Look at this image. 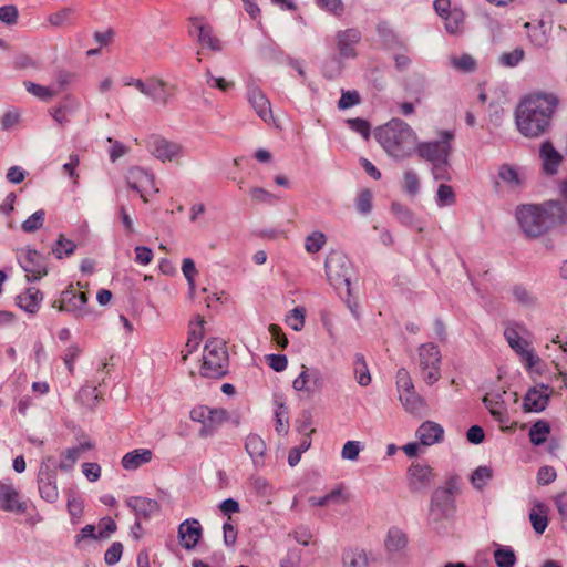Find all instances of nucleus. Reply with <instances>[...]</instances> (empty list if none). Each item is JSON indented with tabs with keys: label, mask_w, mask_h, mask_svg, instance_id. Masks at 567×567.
Wrapping results in <instances>:
<instances>
[{
	"label": "nucleus",
	"mask_w": 567,
	"mask_h": 567,
	"mask_svg": "<svg viewBox=\"0 0 567 567\" xmlns=\"http://www.w3.org/2000/svg\"><path fill=\"white\" fill-rule=\"evenodd\" d=\"M559 104L560 99L554 92L533 91L524 95L514 114L518 132L528 138H536L548 132Z\"/></svg>",
	"instance_id": "1"
},
{
	"label": "nucleus",
	"mask_w": 567,
	"mask_h": 567,
	"mask_svg": "<svg viewBox=\"0 0 567 567\" xmlns=\"http://www.w3.org/2000/svg\"><path fill=\"white\" fill-rule=\"evenodd\" d=\"M516 220L528 238L543 236L555 223L565 217V209L558 202L522 204L515 210Z\"/></svg>",
	"instance_id": "2"
},
{
	"label": "nucleus",
	"mask_w": 567,
	"mask_h": 567,
	"mask_svg": "<svg viewBox=\"0 0 567 567\" xmlns=\"http://www.w3.org/2000/svg\"><path fill=\"white\" fill-rule=\"evenodd\" d=\"M375 138L384 151L396 158H404L415 148L417 136L409 124L393 118L375 131Z\"/></svg>",
	"instance_id": "3"
},
{
	"label": "nucleus",
	"mask_w": 567,
	"mask_h": 567,
	"mask_svg": "<svg viewBox=\"0 0 567 567\" xmlns=\"http://www.w3.org/2000/svg\"><path fill=\"white\" fill-rule=\"evenodd\" d=\"M228 365L226 343L217 338L208 339L199 361V374L203 378L219 379L227 374Z\"/></svg>",
	"instance_id": "4"
},
{
	"label": "nucleus",
	"mask_w": 567,
	"mask_h": 567,
	"mask_svg": "<svg viewBox=\"0 0 567 567\" xmlns=\"http://www.w3.org/2000/svg\"><path fill=\"white\" fill-rule=\"evenodd\" d=\"M442 354L433 342H426L417 348L413 365L421 379L429 385L441 378Z\"/></svg>",
	"instance_id": "5"
},
{
	"label": "nucleus",
	"mask_w": 567,
	"mask_h": 567,
	"mask_svg": "<svg viewBox=\"0 0 567 567\" xmlns=\"http://www.w3.org/2000/svg\"><path fill=\"white\" fill-rule=\"evenodd\" d=\"M189 417L193 422L200 424L199 436L208 437L229 422L230 414L224 408L197 404L190 410Z\"/></svg>",
	"instance_id": "6"
},
{
	"label": "nucleus",
	"mask_w": 567,
	"mask_h": 567,
	"mask_svg": "<svg viewBox=\"0 0 567 567\" xmlns=\"http://www.w3.org/2000/svg\"><path fill=\"white\" fill-rule=\"evenodd\" d=\"M419 441L410 442L400 449L409 458H415L424 453V449L439 444L444 440V429L436 422L425 421L416 430Z\"/></svg>",
	"instance_id": "7"
},
{
	"label": "nucleus",
	"mask_w": 567,
	"mask_h": 567,
	"mask_svg": "<svg viewBox=\"0 0 567 567\" xmlns=\"http://www.w3.org/2000/svg\"><path fill=\"white\" fill-rule=\"evenodd\" d=\"M454 133L451 131L440 132L439 141H427L416 143L414 151L420 158L430 162L431 164L449 158L452 152V141Z\"/></svg>",
	"instance_id": "8"
},
{
	"label": "nucleus",
	"mask_w": 567,
	"mask_h": 567,
	"mask_svg": "<svg viewBox=\"0 0 567 567\" xmlns=\"http://www.w3.org/2000/svg\"><path fill=\"white\" fill-rule=\"evenodd\" d=\"M436 472L427 462L414 460L406 468V485L412 493L431 487L436 480Z\"/></svg>",
	"instance_id": "9"
},
{
	"label": "nucleus",
	"mask_w": 567,
	"mask_h": 567,
	"mask_svg": "<svg viewBox=\"0 0 567 567\" xmlns=\"http://www.w3.org/2000/svg\"><path fill=\"white\" fill-rule=\"evenodd\" d=\"M126 182L132 190L138 193L145 204L150 202V196L158 193L155 176L142 167L135 166L130 168L126 175Z\"/></svg>",
	"instance_id": "10"
},
{
	"label": "nucleus",
	"mask_w": 567,
	"mask_h": 567,
	"mask_svg": "<svg viewBox=\"0 0 567 567\" xmlns=\"http://www.w3.org/2000/svg\"><path fill=\"white\" fill-rule=\"evenodd\" d=\"M396 384L400 392V400L404 408L411 413H417L424 406L425 402L415 393L410 373L405 369L398 371Z\"/></svg>",
	"instance_id": "11"
},
{
	"label": "nucleus",
	"mask_w": 567,
	"mask_h": 567,
	"mask_svg": "<svg viewBox=\"0 0 567 567\" xmlns=\"http://www.w3.org/2000/svg\"><path fill=\"white\" fill-rule=\"evenodd\" d=\"M87 284L82 285H70L62 293L60 298V309L66 311L83 310L87 303Z\"/></svg>",
	"instance_id": "12"
},
{
	"label": "nucleus",
	"mask_w": 567,
	"mask_h": 567,
	"mask_svg": "<svg viewBox=\"0 0 567 567\" xmlns=\"http://www.w3.org/2000/svg\"><path fill=\"white\" fill-rule=\"evenodd\" d=\"M18 259L27 274L28 280H38L47 275L43 258L37 250L22 249L18 254Z\"/></svg>",
	"instance_id": "13"
},
{
	"label": "nucleus",
	"mask_w": 567,
	"mask_h": 567,
	"mask_svg": "<svg viewBox=\"0 0 567 567\" xmlns=\"http://www.w3.org/2000/svg\"><path fill=\"white\" fill-rule=\"evenodd\" d=\"M206 321L203 316L196 315L194 316L189 323L187 330V341L185 343V349L181 351V362H185L188 355L197 349L202 340L206 334L205 328Z\"/></svg>",
	"instance_id": "14"
},
{
	"label": "nucleus",
	"mask_w": 567,
	"mask_h": 567,
	"mask_svg": "<svg viewBox=\"0 0 567 567\" xmlns=\"http://www.w3.org/2000/svg\"><path fill=\"white\" fill-rule=\"evenodd\" d=\"M27 502L21 499L19 491L11 484L0 480V509L4 512L25 513Z\"/></svg>",
	"instance_id": "15"
},
{
	"label": "nucleus",
	"mask_w": 567,
	"mask_h": 567,
	"mask_svg": "<svg viewBox=\"0 0 567 567\" xmlns=\"http://www.w3.org/2000/svg\"><path fill=\"white\" fill-rule=\"evenodd\" d=\"M203 537L200 523L195 518H188L178 526V538L183 548L194 549Z\"/></svg>",
	"instance_id": "16"
},
{
	"label": "nucleus",
	"mask_w": 567,
	"mask_h": 567,
	"mask_svg": "<svg viewBox=\"0 0 567 567\" xmlns=\"http://www.w3.org/2000/svg\"><path fill=\"white\" fill-rule=\"evenodd\" d=\"M549 402L548 386L538 385L530 388L523 399V411L525 413L540 412Z\"/></svg>",
	"instance_id": "17"
},
{
	"label": "nucleus",
	"mask_w": 567,
	"mask_h": 567,
	"mask_svg": "<svg viewBox=\"0 0 567 567\" xmlns=\"http://www.w3.org/2000/svg\"><path fill=\"white\" fill-rule=\"evenodd\" d=\"M136 86L145 94L152 96L154 100L166 103L167 100L174 95L175 87L168 85L159 79H148L145 82L137 81Z\"/></svg>",
	"instance_id": "18"
},
{
	"label": "nucleus",
	"mask_w": 567,
	"mask_h": 567,
	"mask_svg": "<svg viewBox=\"0 0 567 567\" xmlns=\"http://www.w3.org/2000/svg\"><path fill=\"white\" fill-rule=\"evenodd\" d=\"M361 40V32L355 28H349L337 32L336 44L342 58H354L357 55L355 44Z\"/></svg>",
	"instance_id": "19"
},
{
	"label": "nucleus",
	"mask_w": 567,
	"mask_h": 567,
	"mask_svg": "<svg viewBox=\"0 0 567 567\" xmlns=\"http://www.w3.org/2000/svg\"><path fill=\"white\" fill-rule=\"evenodd\" d=\"M495 183L496 185L503 184L512 189L518 188L525 183L524 171L512 164H502L497 171Z\"/></svg>",
	"instance_id": "20"
},
{
	"label": "nucleus",
	"mask_w": 567,
	"mask_h": 567,
	"mask_svg": "<svg viewBox=\"0 0 567 567\" xmlns=\"http://www.w3.org/2000/svg\"><path fill=\"white\" fill-rule=\"evenodd\" d=\"M152 153L162 162H172L181 155L182 147L166 138L155 137L152 142Z\"/></svg>",
	"instance_id": "21"
},
{
	"label": "nucleus",
	"mask_w": 567,
	"mask_h": 567,
	"mask_svg": "<svg viewBox=\"0 0 567 567\" xmlns=\"http://www.w3.org/2000/svg\"><path fill=\"white\" fill-rule=\"evenodd\" d=\"M192 25L196 29L198 33V40L202 45H206L213 51H219L221 49V43L213 34L212 27L206 24L203 18L194 17L189 19Z\"/></svg>",
	"instance_id": "22"
},
{
	"label": "nucleus",
	"mask_w": 567,
	"mask_h": 567,
	"mask_svg": "<svg viewBox=\"0 0 567 567\" xmlns=\"http://www.w3.org/2000/svg\"><path fill=\"white\" fill-rule=\"evenodd\" d=\"M486 408L488 409L489 413L501 423V429L504 430L509 429L514 430L517 425V423H513L512 425L507 426V415H506V408L503 400H499V395L487 393L483 399Z\"/></svg>",
	"instance_id": "23"
},
{
	"label": "nucleus",
	"mask_w": 567,
	"mask_h": 567,
	"mask_svg": "<svg viewBox=\"0 0 567 567\" xmlns=\"http://www.w3.org/2000/svg\"><path fill=\"white\" fill-rule=\"evenodd\" d=\"M94 445L92 443L82 442L76 446L66 449L61 453L58 468L61 471H70L73 468L79 458L87 451H91Z\"/></svg>",
	"instance_id": "24"
},
{
	"label": "nucleus",
	"mask_w": 567,
	"mask_h": 567,
	"mask_svg": "<svg viewBox=\"0 0 567 567\" xmlns=\"http://www.w3.org/2000/svg\"><path fill=\"white\" fill-rule=\"evenodd\" d=\"M42 298L43 296L38 288L30 287L17 296V305L30 313H35L40 308Z\"/></svg>",
	"instance_id": "25"
},
{
	"label": "nucleus",
	"mask_w": 567,
	"mask_h": 567,
	"mask_svg": "<svg viewBox=\"0 0 567 567\" xmlns=\"http://www.w3.org/2000/svg\"><path fill=\"white\" fill-rule=\"evenodd\" d=\"M293 389L307 393L315 392L321 386L320 378L317 373L311 372L302 365L301 373L292 382Z\"/></svg>",
	"instance_id": "26"
},
{
	"label": "nucleus",
	"mask_w": 567,
	"mask_h": 567,
	"mask_svg": "<svg viewBox=\"0 0 567 567\" xmlns=\"http://www.w3.org/2000/svg\"><path fill=\"white\" fill-rule=\"evenodd\" d=\"M153 452L150 449H137L126 453L122 458V466L126 471L137 470L140 466L151 462Z\"/></svg>",
	"instance_id": "27"
},
{
	"label": "nucleus",
	"mask_w": 567,
	"mask_h": 567,
	"mask_svg": "<svg viewBox=\"0 0 567 567\" xmlns=\"http://www.w3.org/2000/svg\"><path fill=\"white\" fill-rule=\"evenodd\" d=\"M540 158L543 159L544 168L547 173L554 174L556 173L558 166L560 165L563 157L555 150L550 142H544L540 146Z\"/></svg>",
	"instance_id": "28"
},
{
	"label": "nucleus",
	"mask_w": 567,
	"mask_h": 567,
	"mask_svg": "<svg viewBox=\"0 0 567 567\" xmlns=\"http://www.w3.org/2000/svg\"><path fill=\"white\" fill-rule=\"evenodd\" d=\"M350 501V494L343 486H338L327 495L316 498L311 497L310 503L312 506L323 507L331 504H346Z\"/></svg>",
	"instance_id": "29"
},
{
	"label": "nucleus",
	"mask_w": 567,
	"mask_h": 567,
	"mask_svg": "<svg viewBox=\"0 0 567 567\" xmlns=\"http://www.w3.org/2000/svg\"><path fill=\"white\" fill-rule=\"evenodd\" d=\"M450 65L461 73H473L477 70L478 63L470 53H456L449 58Z\"/></svg>",
	"instance_id": "30"
},
{
	"label": "nucleus",
	"mask_w": 567,
	"mask_h": 567,
	"mask_svg": "<svg viewBox=\"0 0 567 567\" xmlns=\"http://www.w3.org/2000/svg\"><path fill=\"white\" fill-rule=\"evenodd\" d=\"M39 491L41 496L48 502H54L58 498L59 491L55 484V476L50 472H40Z\"/></svg>",
	"instance_id": "31"
},
{
	"label": "nucleus",
	"mask_w": 567,
	"mask_h": 567,
	"mask_svg": "<svg viewBox=\"0 0 567 567\" xmlns=\"http://www.w3.org/2000/svg\"><path fill=\"white\" fill-rule=\"evenodd\" d=\"M549 508L543 503H535L529 513V519L536 533L543 534L548 525Z\"/></svg>",
	"instance_id": "32"
},
{
	"label": "nucleus",
	"mask_w": 567,
	"mask_h": 567,
	"mask_svg": "<svg viewBox=\"0 0 567 567\" xmlns=\"http://www.w3.org/2000/svg\"><path fill=\"white\" fill-rule=\"evenodd\" d=\"M249 101L264 121H268L271 117L270 102L260 90H252L249 94Z\"/></svg>",
	"instance_id": "33"
},
{
	"label": "nucleus",
	"mask_w": 567,
	"mask_h": 567,
	"mask_svg": "<svg viewBox=\"0 0 567 567\" xmlns=\"http://www.w3.org/2000/svg\"><path fill=\"white\" fill-rule=\"evenodd\" d=\"M550 432L551 426L549 422L546 420H538L530 426L528 437L534 445H542L548 440Z\"/></svg>",
	"instance_id": "34"
},
{
	"label": "nucleus",
	"mask_w": 567,
	"mask_h": 567,
	"mask_svg": "<svg viewBox=\"0 0 567 567\" xmlns=\"http://www.w3.org/2000/svg\"><path fill=\"white\" fill-rule=\"evenodd\" d=\"M369 557L364 549L349 548L343 554V567H368Z\"/></svg>",
	"instance_id": "35"
},
{
	"label": "nucleus",
	"mask_w": 567,
	"mask_h": 567,
	"mask_svg": "<svg viewBox=\"0 0 567 567\" xmlns=\"http://www.w3.org/2000/svg\"><path fill=\"white\" fill-rule=\"evenodd\" d=\"M444 27L451 34H460L465 28V14L461 8L454 9L444 20Z\"/></svg>",
	"instance_id": "36"
},
{
	"label": "nucleus",
	"mask_w": 567,
	"mask_h": 567,
	"mask_svg": "<svg viewBox=\"0 0 567 567\" xmlns=\"http://www.w3.org/2000/svg\"><path fill=\"white\" fill-rule=\"evenodd\" d=\"M408 545V537L404 532L399 528H392L388 533V537L385 539V547L389 551H401Z\"/></svg>",
	"instance_id": "37"
},
{
	"label": "nucleus",
	"mask_w": 567,
	"mask_h": 567,
	"mask_svg": "<svg viewBox=\"0 0 567 567\" xmlns=\"http://www.w3.org/2000/svg\"><path fill=\"white\" fill-rule=\"evenodd\" d=\"M73 107V97L69 94L60 104L51 109V115L54 121H56L60 125H63L69 121L68 116Z\"/></svg>",
	"instance_id": "38"
},
{
	"label": "nucleus",
	"mask_w": 567,
	"mask_h": 567,
	"mask_svg": "<svg viewBox=\"0 0 567 567\" xmlns=\"http://www.w3.org/2000/svg\"><path fill=\"white\" fill-rule=\"evenodd\" d=\"M353 370L355 379L360 385L367 386L371 383L372 378L363 355L358 354L355 357L353 361Z\"/></svg>",
	"instance_id": "39"
},
{
	"label": "nucleus",
	"mask_w": 567,
	"mask_h": 567,
	"mask_svg": "<svg viewBox=\"0 0 567 567\" xmlns=\"http://www.w3.org/2000/svg\"><path fill=\"white\" fill-rule=\"evenodd\" d=\"M25 89L29 93L37 96L42 101H50L58 95V90H54L50 86L37 84L34 82L28 81L24 83Z\"/></svg>",
	"instance_id": "40"
},
{
	"label": "nucleus",
	"mask_w": 567,
	"mask_h": 567,
	"mask_svg": "<svg viewBox=\"0 0 567 567\" xmlns=\"http://www.w3.org/2000/svg\"><path fill=\"white\" fill-rule=\"evenodd\" d=\"M346 124L350 130L358 133L364 141L371 136V124L368 120L362 117L348 118Z\"/></svg>",
	"instance_id": "41"
},
{
	"label": "nucleus",
	"mask_w": 567,
	"mask_h": 567,
	"mask_svg": "<svg viewBox=\"0 0 567 567\" xmlns=\"http://www.w3.org/2000/svg\"><path fill=\"white\" fill-rule=\"evenodd\" d=\"M436 202L441 207L451 206L456 203V194L451 185L442 183L436 193Z\"/></svg>",
	"instance_id": "42"
},
{
	"label": "nucleus",
	"mask_w": 567,
	"mask_h": 567,
	"mask_svg": "<svg viewBox=\"0 0 567 567\" xmlns=\"http://www.w3.org/2000/svg\"><path fill=\"white\" fill-rule=\"evenodd\" d=\"M306 322V309L305 307L293 308L286 317V323L288 327L296 331L302 330Z\"/></svg>",
	"instance_id": "43"
},
{
	"label": "nucleus",
	"mask_w": 567,
	"mask_h": 567,
	"mask_svg": "<svg viewBox=\"0 0 567 567\" xmlns=\"http://www.w3.org/2000/svg\"><path fill=\"white\" fill-rule=\"evenodd\" d=\"M96 530V537L99 538V540L107 539L117 530V524L110 516L103 517L99 520Z\"/></svg>",
	"instance_id": "44"
},
{
	"label": "nucleus",
	"mask_w": 567,
	"mask_h": 567,
	"mask_svg": "<svg viewBox=\"0 0 567 567\" xmlns=\"http://www.w3.org/2000/svg\"><path fill=\"white\" fill-rule=\"evenodd\" d=\"M45 212L40 209L32 214L27 220H24L21 227L25 233H34L43 226Z\"/></svg>",
	"instance_id": "45"
},
{
	"label": "nucleus",
	"mask_w": 567,
	"mask_h": 567,
	"mask_svg": "<svg viewBox=\"0 0 567 567\" xmlns=\"http://www.w3.org/2000/svg\"><path fill=\"white\" fill-rule=\"evenodd\" d=\"M327 243V238L321 231H313L306 238L305 247L309 254L318 252Z\"/></svg>",
	"instance_id": "46"
},
{
	"label": "nucleus",
	"mask_w": 567,
	"mask_h": 567,
	"mask_svg": "<svg viewBox=\"0 0 567 567\" xmlns=\"http://www.w3.org/2000/svg\"><path fill=\"white\" fill-rule=\"evenodd\" d=\"M432 175L436 181H446L450 182L452 179L451 176V165L449 163V158H444L440 162L432 164Z\"/></svg>",
	"instance_id": "47"
},
{
	"label": "nucleus",
	"mask_w": 567,
	"mask_h": 567,
	"mask_svg": "<svg viewBox=\"0 0 567 567\" xmlns=\"http://www.w3.org/2000/svg\"><path fill=\"white\" fill-rule=\"evenodd\" d=\"M271 342L279 349L284 350L288 347V338L282 328L277 323H270L268 327Z\"/></svg>",
	"instance_id": "48"
},
{
	"label": "nucleus",
	"mask_w": 567,
	"mask_h": 567,
	"mask_svg": "<svg viewBox=\"0 0 567 567\" xmlns=\"http://www.w3.org/2000/svg\"><path fill=\"white\" fill-rule=\"evenodd\" d=\"M373 194L370 189L364 188L359 192L355 198V206L361 214H368L372 209Z\"/></svg>",
	"instance_id": "49"
},
{
	"label": "nucleus",
	"mask_w": 567,
	"mask_h": 567,
	"mask_svg": "<svg viewBox=\"0 0 567 567\" xmlns=\"http://www.w3.org/2000/svg\"><path fill=\"white\" fill-rule=\"evenodd\" d=\"M362 99L358 91H342L341 97L338 101V107L340 110H347L359 105Z\"/></svg>",
	"instance_id": "50"
},
{
	"label": "nucleus",
	"mask_w": 567,
	"mask_h": 567,
	"mask_svg": "<svg viewBox=\"0 0 567 567\" xmlns=\"http://www.w3.org/2000/svg\"><path fill=\"white\" fill-rule=\"evenodd\" d=\"M494 559L498 567H513L516 561L514 551L508 548L497 549L494 553Z\"/></svg>",
	"instance_id": "51"
},
{
	"label": "nucleus",
	"mask_w": 567,
	"mask_h": 567,
	"mask_svg": "<svg viewBox=\"0 0 567 567\" xmlns=\"http://www.w3.org/2000/svg\"><path fill=\"white\" fill-rule=\"evenodd\" d=\"M403 188L410 195L417 194V192L420 189V179H419L417 175L414 172L408 171V172L404 173V176H403Z\"/></svg>",
	"instance_id": "52"
},
{
	"label": "nucleus",
	"mask_w": 567,
	"mask_h": 567,
	"mask_svg": "<svg viewBox=\"0 0 567 567\" xmlns=\"http://www.w3.org/2000/svg\"><path fill=\"white\" fill-rule=\"evenodd\" d=\"M123 545L120 542H114L105 551L104 560L107 565H114L120 561L123 554Z\"/></svg>",
	"instance_id": "53"
},
{
	"label": "nucleus",
	"mask_w": 567,
	"mask_h": 567,
	"mask_svg": "<svg viewBox=\"0 0 567 567\" xmlns=\"http://www.w3.org/2000/svg\"><path fill=\"white\" fill-rule=\"evenodd\" d=\"M525 27L528 29V37L533 43L538 47L544 45L547 42V37L545 31L543 30V25H530V23H526Z\"/></svg>",
	"instance_id": "54"
},
{
	"label": "nucleus",
	"mask_w": 567,
	"mask_h": 567,
	"mask_svg": "<svg viewBox=\"0 0 567 567\" xmlns=\"http://www.w3.org/2000/svg\"><path fill=\"white\" fill-rule=\"evenodd\" d=\"M266 363L276 372H282L287 369L288 359L285 354H269L265 358Z\"/></svg>",
	"instance_id": "55"
},
{
	"label": "nucleus",
	"mask_w": 567,
	"mask_h": 567,
	"mask_svg": "<svg viewBox=\"0 0 567 567\" xmlns=\"http://www.w3.org/2000/svg\"><path fill=\"white\" fill-rule=\"evenodd\" d=\"M524 50L516 48L511 52L503 53L501 56V62L506 66H516L524 59Z\"/></svg>",
	"instance_id": "56"
},
{
	"label": "nucleus",
	"mask_w": 567,
	"mask_h": 567,
	"mask_svg": "<svg viewBox=\"0 0 567 567\" xmlns=\"http://www.w3.org/2000/svg\"><path fill=\"white\" fill-rule=\"evenodd\" d=\"M68 511L74 524L79 523L83 516L84 505L79 498L68 501Z\"/></svg>",
	"instance_id": "57"
},
{
	"label": "nucleus",
	"mask_w": 567,
	"mask_h": 567,
	"mask_svg": "<svg viewBox=\"0 0 567 567\" xmlns=\"http://www.w3.org/2000/svg\"><path fill=\"white\" fill-rule=\"evenodd\" d=\"M318 4L336 17H341L344 12V4L341 0H318Z\"/></svg>",
	"instance_id": "58"
},
{
	"label": "nucleus",
	"mask_w": 567,
	"mask_h": 567,
	"mask_svg": "<svg viewBox=\"0 0 567 567\" xmlns=\"http://www.w3.org/2000/svg\"><path fill=\"white\" fill-rule=\"evenodd\" d=\"M19 12L14 6H3L0 8V20L7 24H16Z\"/></svg>",
	"instance_id": "59"
},
{
	"label": "nucleus",
	"mask_w": 567,
	"mask_h": 567,
	"mask_svg": "<svg viewBox=\"0 0 567 567\" xmlns=\"http://www.w3.org/2000/svg\"><path fill=\"white\" fill-rule=\"evenodd\" d=\"M82 472L90 482H96L101 476V466L95 462L82 464Z\"/></svg>",
	"instance_id": "60"
},
{
	"label": "nucleus",
	"mask_w": 567,
	"mask_h": 567,
	"mask_svg": "<svg viewBox=\"0 0 567 567\" xmlns=\"http://www.w3.org/2000/svg\"><path fill=\"white\" fill-rule=\"evenodd\" d=\"M492 476V472L489 468L487 467H478L477 470L474 471V473L472 474V483L477 486V487H483L485 485V483L487 482V480H489Z\"/></svg>",
	"instance_id": "61"
},
{
	"label": "nucleus",
	"mask_w": 567,
	"mask_h": 567,
	"mask_svg": "<svg viewBox=\"0 0 567 567\" xmlns=\"http://www.w3.org/2000/svg\"><path fill=\"white\" fill-rule=\"evenodd\" d=\"M71 14L72 12L70 9H62L58 12L52 13L49 17V22L54 27L65 25L70 21Z\"/></svg>",
	"instance_id": "62"
},
{
	"label": "nucleus",
	"mask_w": 567,
	"mask_h": 567,
	"mask_svg": "<svg viewBox=\"0 0 567 567\" xmlns=\"http://www.w3.org/2000/svg\"><path fill=\"white\" fill-rule=\"evenodd\" d=\"M360 443L357 441H348L342 449V457L348 460H357L360 453Z\"/></svg>",
	"instance_id": "63"
},
{
	"label": "nucleus",
	"mask_w": 567,
	"mask_h": 567,
	"mask_svg": "<svg viewBox=\"0 0 567 567\" xmlns=\"http://www.w3.org/2000/svg\"><path fill=\"white\" fill-rule=\"evenodd\" d=\"M301 563V551L291 549L287 553L286 557L281 560V567H299Z\"/></svg>",
	"instance_id": "64"
}]
</instances>
